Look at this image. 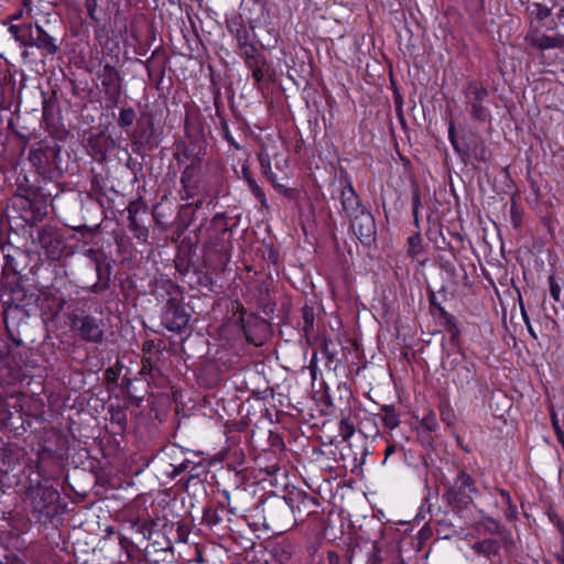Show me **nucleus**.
Here are the masks:
<instances>
[{"mask_svg":"<svg viewBox=\"0 0 564 564\" xmlns=\"http://www.w3.org/2000/svg\"><path fill=\"white\" fill-rule=\"evenodd\" d=\"M505 514H506V518L509 519V520L514 519L517 517V507H516V505L509 506L508 510L505 512Z\"/></svg>","mask_w":564,"mask_h":564,"instance_id":"nucleus-57","label":"nucleus"},{"mask_svg":"<svg viewBox=\"0 0 564 564\" xmlns=\"http://www.w3.org/2000/svg\"><path fill=\"white\" fill-rule=\"evenodd\" d=\"M2 431L14 432L15 435H22L26 431L18 405L10 406L8 403L0 402V432Z\"/></svg>","mask_w":564,"mask_h":564,"instance_id":"nucleus-18","label":"nucleus"},{"mask_svg":"<svg viewBox=\"0 0 564 564\" xmlns=\"http://www.w3.org/2000/svg\"><path fill=\"white\" fill-rule=\"evenodd\" d=\"M408 245H409V253L411 256L419 254L422 251V237H421V235L417 232V234L412 235L411 237H409Z\"/></svg>","mask_w":564,"mask_h":564,"instance_id":"nucleus-39","label":"nucleus"},{"mask_svg":"<svg viewBox=\"0 0 564 564\" xmlns=\"http://www.w3.org/2000/svg\"><path fill=\"white\" fill-rule=\"evenodd\" d=\"M340 184L343 186L340 189V203L346 216L351 218L367 210L366 207L361 204L360 197L356 193L349 178H340Z\"/></svg>","mask_w":564,"mask_h":564,"instance_id":"nucleus-19","label":"nucleus"},{"mask_svg":"<svg viewBox=\"0 0 564 564\" xmlns=\"http://www.w3.org/2000/svg\"><path fill=\"white\" fill-rule=\"evenodd\" d=\"M448 138L451 141V144L453 145L456 153L462 158H468L470 154V145L469 144H460L456 138V130L453 122L449 123L448 127Z\"/></svg>","mask_w":564,"mask_h":564,"instance_id":"nucleus-32","label":"nucleus"},{"mask_svg":"<svg viewBox=\"0 0 564 564\" xmlns=\"http://www.w3.org/2000/svg\"><path fill=\"white\" fill-rule=\"evenodd\" d=\"M366 564H382V558L379 555V549L373 545L372 553L368 556Z\"/></svg>","mask_w":564,"mask_h":564,"instance_id":"nucleus-51","label":"nucleus"},{"mask_svg":"<svg viewBox=\"0 0 564 564\" xmlns=\"http://www.w3.org/2000/svg\"><path fill=\"white\" fill-rule=\"evenodd\" d=\"M497 491L499 492V495L501 496L503 502L509 507V506H513V501L511 499V496L508 491H506L505 489H501V488H497Z\"/></svg>","mask_w":564,"mask_h":564,"instance_id":"nucleus-55","label":"nucleus"},{"mask_svg":"<svg viewBox=\"0 0 564 564\" xmlns=\"http://www.w3.org/2000/svg\"><path fill=\"white\" fill-rule=\"evenodd\" d=\"M150 368H151L150 359H148V358H147V359H143V361H142V370H141V372H142V373H145V372H148V371L150 370Z\"/></svg>","mask_w":564,"mask_h":564,"instance_id":"nucleus-63","label":"nucleus"},{"mask_svg":"<svg viewBox=\"0 0 564 564\" xmlns=\"http://www.w3.org/2000/svg\"><path fill=\"white\" fill-rule=\"evenodd\" d=\"M465 105L471 119L479 122H490L491 115L486 106L489 99L488 89L477 80H468L463 89Z\"/></svg>","mask_w":564,"mask_h":564,"instance_id":"nucleus-9","label":"nucleus"},{"mask_svg":"<svg viewBox=\"0 0 564 564\" xmlns=\"http://www.w3.org/2000/svg\"><path fill=\"white\" fill-rule=\"evenodd\" d=\"M241 172H242L243 178L247 181L248 184H249L250 180H254L251 176V172H250V170H249V167L247 165L242 166Z\"/></svg>","mask_w":564,"mask_h":564,"instance_id":"nucleus-59","label":"nucleus"},{"mask_svg":"<svg viewBox=\"0 0 564 564\" xmlns=\"http://www.w3.org/2000/svg\"><path fill=\"white\" fill-rule=\"evenodd\" d=\"M382 411L384 412L382 419V422L386 427L393 430L397 427L400 423L399 416L395 413V409L393 405H383Z\"/></svg>","mask_w":564,"mask_h":564,"instance_id":"nucleus-34","label":"nucleus"},{"mask_svg":"<svg viewBox=\"0 0 564 564\" xmlns=\"http://www.w3.org/2000/svg\"><path fill=\"white\" fill-rule=\"evenodd\" d=\"M457 380L462 387H464V383L469 386L470 383H476L477 378L476 373L473 372L468 367L464 366L457 369Z\"/></svg>","mask_w":564,"mask_h":564,"instance_id":"nucleus-36","label":"nucleus"},{"mask_svg":"<svg viewBox=\"0 0 564 564\" xmlns=\"http://www.w3.org/2000/svg\"><path fill=\"white\" fill-rule=\"evenodd\" d=\"M87 254L89 256V258L94 261L95 263V269H96V272H97V275H98V282H96L93 286H91V292L94 293H99V292H102L105 290H107L109 288V265H107L106 270H107V276L105 278L104 276V269L99 262V259H98V253L95 249H88L87 250Z\"/></svg>","mask_w":564,"mask_h":564,"instance_id":"nucleus-27","label":"nucleus"},{"mask_svg":"<svg viewBox=\"0 0 564 564\" xmlns=\"http://www.w3.org/2000/svg\"><path fill=\"white\" fill-rule=\"evenodd\" d=\"M260 166L262 170V173L265 175V177L273 184L274 187H276L281 193H283L285 196H289L290 189L284 187L283 185H278L274 182L275 175L272 173L271 170V163L268 156L260 155L259 156Z\"/></svg>","mask_w":564,"mask_h":564,"instance_id":"nucleus-33","label":"nucleus"},{"mask_svg":"<svg viewBox=\"0 0 564 564\" xmlns=\"http://www.w3.org/2000/svg\"><path fill=\"white\" fill-rule=\"evenodd\" d=\"M36 240L47 259L57 261L62 258L65 249V238L61 229L50 225L40 227L36 231Z\"/></svg>","mask_w":564,"mask_h":564,"instance_id":"nucleus-13","label":"nucleus"},{"mask_svg":"<svg viewBox=\"0 0 564 564\" xmlns=\"http://www.w3.org/2000/svg\"><path fill=\"white\" fill-rule=\"evenodd\" d=\"M263 527L280 534L293 528L294 514L290 510V506L285 496L268 499L262 503Z\"/></svg>","mask_w":564,"mask_h":564,"instance_id":"nucleus-8","label":"nucleus"},{"mask_svg":"<svg viewBox=\"0 0 564 564\" xmlns=\"http://www.w3.org/2000/svg\"><path fill=\"white\" fill-rule=\"evenodd\" d=\"M285 498L294 514V524L304 522L310 516L318 513V500L305 491L294 488L288 491Z\"/></svg>","mask_w":564,"mask_h":564,"instance_id":"nucleus-11","label":"nucleus"},{"mask_svg":"<svg viewBox=\"0 0 564 564\" xmlns=\"http://www.w3.org/2000/svg\"><path fill=\"white\" fill-rule=\"evenodd\" d=\"M29 358L26 347L10 345L0 337V384L14 386L25 378L24 367Z\"/></svg>","mask_w":564,"mask_h":564,"instance_id":"nucleus-4","label":"nucleus"},{"mask_svg":"<svg viewBox=\"0 0 564 564\" xmlns=\"http://www.w3.org/2000/svg\"><path fill=\"white\" fill-rule=\"evenodd\" d=\"M350 219V228L364 246H371L376 241V223L369 210H365Z\"/></svg>","mask_w":564,"mask_h":564,"instance_id":"nucleus-16","label":"nucleus"},{"mask_svg":"<svg viewBox=\"0 0 564 564\" xmlns=\"http://www.w3.org/2000/svg\"><path fill=\"white\" fill-rule=\"evenodd\" d=\"M330 346H333V343L330 340H324L322 352L327 358L328 362H333L336 360L337 351L333 349Z\"/></svg>","mask_w":564,"mask_h":564,"instance_id":"nucleus-45","label":"nucleus"},{"mask_svg":"<svg viewBox=\"0 0 564 564\" xmlns=\"http://www.w3.org/2000/svg\"><path fill=\"white\" fill-rule=\"evenodd\" d=\"M31 212L34 221H42L47 215V206L45 204L32 205Z\"/></svg>","mask_w":564,"mask_h":564,"instance_id":"nucleus-42","label":"nucleus"},{"mask_svg":"<svg viewBox=\"0 0 564 564\" xmlns=\"http://www.w3.org/2000/svg\"><path fill=\"white\" fill-rule=\"evenodd\" d=\"M249 188L252 192V194L256 196V198L261 203L263 207H267V198L262 191V188L258 185L256 180L249 181Z\"/></svg>","mask_w":564,"mask_h":564,"instance_id":"nucleus-41","label":"nucleus"},{"mask_svg":"<svg viewBox=\"0 0 564 564\" xmlns=\"http://www.w3.org/2000/svg\"><path fill=\"white\" fill-rule=\"evenodd\" d=\"M531 14L534 15L536 20L543 21L551 15V8L535 2L531 6Z\"/></svg>","mask_w":564,"mask_h":564,"instance_id":"nucleus-38","label":"nucleus"},{"mask_svg":"<svg viewBox=\"0 0 564 564\" xmlns=\"http://www.w3.org/2000/svg\"><path fill=\"white\" fill-rule=\"evenodd\" d=\"M169 64V56L164 48H155L150 58L145 62L147 72L150 78L156 80V88L162 83Z\"/></svg>","mask_w":564,"mask_h":564,"instance_id":"nucleus-23","label":"nucleus"},{"mask_svg":"<svg viewBox=\"0 0 564 564\" xmlns=\"http://www.w3.org/2000/svg\"><path fill=\"white\" fill-rule=\"evenodd\" d=\"M86 11L91 20L98 22L99 19L96 17L97 0H85Z\"/></svg>","mask_w":564,"mask_h":564,"instance_id":"nucleus-50","label":"nucleus"},{"mask_svg":"<svg viewBox=\"0 0 564 564\" xmlns=\"http://www.w3.org/2000/svg\"><path fill=\"white\" fill-rule=\"evenodd\" d=\"M70 327L86 343L101 344L105 339L104 324L91 315H76L69 317Z\"/></svg>","mask_w":564,"mask_h":564,"instance_id":"nucleus-12","label":"nucleus"},{"mask_svg":"<svg viewBox=\"0 0 564 564\" xmlns=\"http://www.w3.org/2000/svg\"><path fill=\"white\" fill-rule=\"evenodd\" d=\"M302 316V329L304 334L308 337L314 333V323H315V308L312 304L305 303L301 308Z\"/></svg>","mask_w":564,"mask_h":564,"instance_id":"nucleus-31","label":"nucleus"},{"mask_svg":"<svg viewBox=\"0 0 564 564\" xmlns=\"http://www.w3.org/2000/svg\"><path fill=\"white\" fill-rule=\"evenodd\" d=\"M135 120V112L132 108H123L119 112L118 117V126L120 128H129L133 124V121Z\"/></svg>","mask_w":564,"mask_h":564,"instance_id":"nucleus-35","label":"nucleus"},{"mask_svg":"<svg viewBox=\"0 0 564 564\" xmlns=\"http://www.w3.org/2000/svg\"><path fill=\"white\" fill-rule=\"evenodd\" d=\"M0 250L4 257V260L7 259V254H12V250H21L19 247H14L9 242H2L0 240Z\"/></svg>","mask_w":564,"mask_h":564,"instance_id":"nucleus-52","label":"nucleus"},{"mask_svg":"<svg viewBox=\"0 0 564 564\" xmlns=\"http://www.w3.org/2000/svg\"><path fill=\"white\" fill-rule=\"evenodd\" d=\"M550 294L555 302L560 301L561 297V285L557 283L555 276L551 274L549 276Z\"/></svg>","mask_w":564,"mask_h":564,"instance_id":"nucleus-43","label":"nucleus"},{"mask_svg":"<svg viewBox=\"0 0 564 564\" xmlns=\"http://www.w3.org/2000/svg\"><path fill=\"white\" fill-rule=\"evenodd\" d=\"M227 29L229 33L236 39L238 47L253 42V28H248L245 24L241 15L235 14L227 19Z\"/></svg>","mask_w":564,"mask_h":564,"instance_id":"nucleus-24","label":"nucleus"},{"mask_svg":"<svg viewBox=\"0 0 564 564\" xmlns=\"http://www.w3.org/2000/svg\"><path fill=\"white\" fill-rule=\"evenodd\" d=\"M238 48L246 66L251 70L254 82L258 84L261 83L268 73V64L264 55L253 42Z\"/></svg>","mask_w":564,"mask_h":564,"instance_id":"nucleus-14","label":"nucleus"},{"mask_svg":"<svg viewBox=\"0 0 564 564\" xmlns=\"http://www.w3.org/2000/svg\"><path fill=\"white\" fill-rule=\"evenodd\" d=\"M204 466L198 463V464H193V466L191 467L188 474H189V478H198L199 475H200V470H204Z\"/></svg>","mask_w":564,"mask_h":564,"instance_id":"nucleus-53","label":"nucleus"},{"mask_svg":"<svg viewBox=\"0 0 564 564\" xmlns=\"http://www.w3.org/2000/svg\"><path fill=\"white\" fill-rule=\"evenodd\" d=\"M355 434V425L349 419H343L339 422V435L344 442H347Z\"/></svg>","mask_w":564,"mask_h":564,"instance_id":"nucleus-37","label":"nucleus"},{"mask_svg":"<svg viewBox=\"0 0 564 564\" xmlns=\"http://www.w3.org/2000/svg\"><path fill=\"white\" fill-rule=\"evenodd\" d=\"M437 426L438 424L435 415L433 413H429L422 419L420 426L417 429H421L422 431L426 432H433L437 429Z\"/></svg>","mask_w":564,"mask_h":564,"instance_id":"nucleus-40","label":"nucleus"},{"mask_svg":"<svg viewBox=\"0 0 564 564\" xmlns=\"http://www.w3.org/2000/svg\"><path fill=\"white\" fill-rule=\"evenodd\" d=\"M25 258L23 250H12V254H7L3 270L8 273L21 274L25 268Z\"/></svg>","mask_w":564,"mask_h":564,"instance_id":"nucleus-29","label":"nucleus"},{"mask_svg":"<svg viewBox=\"0 0 564 564\" xmlns=\"http://www.w3.org/2000/svg\"><path fill=\"white\" fill-rule=\"evenodd\" d=\"M120 364L117 362V367H110L105 371V380L107 383H116L120 376Z\"/></svg>","mask_w":564,"mask_h":564,"instance_id":"nucleus-44","label":"nucleus"},{"mask_svg":"<svg viewBox=\"0 0 564 564\" xmlns=\"http://www.w3.org/2000/svg\"><path fill=\"white\" fill-rule=\"evenodd\" d=\"M229 218L224 213L216 214L206 228V241L203 247L204 262L213 269H224L230 260L232 249Z\"/></svg>","mask_w":564,"mask_h":564,"instance_id":"nucleus-1","label":"nucleus"},{"mask_svg":"<svg viewBox=\"0 0 564 564\" xmlns=\"http://www.w3.org/2000/svg\"><path fill=\"white\" fill-rule=\"evenodd\" d=\"M471 549L475 553L486 557L497 556L499 555L500 549H502L501 539H484L475 542Z\"/></svg>","mask_w":564,"mask_h":564,"instance_id":"nucleus-28","label":"nucleus"},{"mask_svg":"<svg viewBox=\"0 0 564 564\" xmlns=\"http://www.w3.org/2000/svg\"><path fill=\"white\" fill-rule=\"evenodd\" d=\"M48 23L50 21L46 20L45 25L40 24L39 21H35L34 25L31 23L11 24L9 32L22 45L35 46L47 55H55L59 51V46L56 44V39Z\"/></svg>","mask_w":564,"mask_h":564,"instance_id":"nucleus-3","label":"nucleus"},{"mask_svg":"<svg viewBox=\"0 0 564 564\" xmlns=\"http://www.w3.org/2000/svg\"><path fill=\"white\" fill-rule=\"evenodd\" d=\"M163 289L166 299L161 312V323L170 332L182 333L191 319V313L184 304L183 292L171 281H165Z\"/></svg>","mask_w":564,"mask_h":564,"instance_id":"nucleus-2","label":"nucleus"},{"mask_svg":"<svg viewBox=\"0 0 564 564\" xmlns=\"http://www.w3.org/2000/svg\"><path fill=\"white\" fill-rule=\"evenodd\" d=\"M3 322L11 341L18 347H25L28 341H35L34 326L24 307L20 305H9L4 310Z\"/></svg>","mask_w":564,"mask_h":564,"instance_id":"nucleus-7","label":"nucleus"},{"mask_svg":"<svg viewBox=\"0 0 564 564\" xmlns=\"http://www.w3.org/2000/svg\"><path fill=\"white\" fill-rule=\"evenodd\" d=\"M26 497L32 507V514L37 522L45 523L61 513L59 492L47 482L30 486L26 490Z\"/></svg>","mask_w":564,"mask_h":564,"instance_id":"nucleus-5","label":"nucleus"},{"mask_svg":"<svg viewBox=\"0 0 564 564\" xmlns=\"http://www.w3.org/2000/svg\"><path fill=\"white\" fill-rule=\"evenodd\" d=\"M61 147L55 142L41 141L29 152V161L37 173L45 175L52 166H57Z\"/></svg>","mask_w":564,"mask_h":564,"instance_id":"nucleus-10","label":"nucleus"},{"mask_svg":"<svg viewBox=\"0 0 564 564\" xmlns=\"http://www.w3.org/2000/svg\"><path fill=\"white\" fill-rule=\"evenodd\" d=\"M417 438L420 443L425 447H433L434 438L431 435V432L422 431L417 429Z\"/></svg>","mask_w":564,"mask_h":564,"instance_id":"nucleus-48","label":"nucleus"},{"mask_svg":"<svg viewBox=\"0 0 564 564\" xmlns=\"http://www.w3.org/2000/svg\"><path fill=\"white\" fill-rule=\"evenodd\" d=\"M185 470H181V464L178 465H173V470L171 473V476L172 477H176L178 475H181L182 473H184Z\"/></svg>","mask_w":564,"mask_h":564,"instance_id":"nucleus-64","label":"nucleus"},{"mask_svg":"<svg viewBox=\"0 0 564 564\" xmlns=\"http://www.w3.org/2000/svg\"><path fill=\"white\" fill-rule=\"evenodd\" d=\"M525 41L533 47H536L538 50L541 51L564 47L563 36L545 35L540 34L538 32L528 33L525 36Z\"/></svg>","mask_w":564,"mask_h":564,"instance_id":"nucleus-25","label":"nucleus"},{"mask_svg":"<svg viewBox=\"0 0 564 564\" xmlns=\"http://www.w3.org/2000/svg\"><path fill=\"white\" fill-rule=\"evenodd\" d=\"M477 494L473 477L460 469L453 482L445 487L442 498L455 513H462L474 505V495Z\"/></svg>","mask_w":564,"mask_h":564,"instance_id":"nucleus-6","label":"nucleus"},{"mask_svg":"<svg viewBox=\"0 0 564 564\" xmlns=\"http://www.w3.org/2000/svg\"><path fill=\"white\" fill-rule=\"evenodd\" d=\"M421 206V196L417 191L414 192L413 198H412V214L414 217V223L417 224L419 221V208Z\"/></svg>","mask_w":564,"mask_h":564,"instance_id":"nucleus-49","label":"nucleus"},{"mask_svg":"<svg viewBox=\"0 0 564 564\" xmlns=\"http://www.w3.org/2000/svg\"><path fill=\"white\" fill-rule=\"evenodd\" d=\"M194 463H192L189 459H184L182 463H181V470H185V471H189L191 467L193 466Z\"/></svg>","mask_w":564,"mask_h":564,"instance_id":"nucleus-62","label":"nucleus"},{"mask_svg":"<svg viewBox=\"0 0 564 564\" xmlns=\"http://www.w3.org/2000/svg\"><path fill=\"white\" fill-rule=\"evenodd\" d=\"M98 78L101 82V87L107 100L112 105H117L122 94L121 76L119 70L110 64H105L98 73Z\"/></svg>","mask_w":564,"mask_h":564,"instance_id":"nucleus-15","label":"nucleus"},{"mask_svg":"<svg viewBox=\"0 0 564 564\" xmlns=\"http://www.w3.org/2000/svg\"><path fill=\"white\" fill-rule=\"evenodd\" d=\"M66 299L57 291L47 292L41 302V314L45 323L53 322L65 308Z\"/></svg>","mask_w":564,"mask_h":564,"instance_id":"nucleus-22","label":"nucleus"},{"mask_svg":"<svg viewBox=\"0 0 564 564\" xmlns=\"http://www.w3.org/2000/svg\"><path fill=\"white\" fill-rule=\"evenodd\" d=\"M197 165L192 163L187 165L181 175L182 199H189L197 193Z\"/></svg>","mask_w":564,"mask_h":564,"instance_id":"nucleus-26","label":"nucleus"},{"mask_svg":"<svg viewBox=\"0 0 564 564\" xmlns=\"http://www.w3.org/2000/svg\"><path fill=\"white\" fill-rule=\"evenodd\" d=\"M156 135L158 133L153 113L150 111H143L137 121L134 143L147 147L149 150H151L158 143Z\"/></svg>","mask_w":564,"mask_h":564,"instance_id":"nucleus-17","label":"nucleus"},{"mask_svg":"<svg viewBox=\"0 0 564 564\" xmlns=\"http://www.w3.org/2000/svg\"><path fill=\"white\" fill-rule=\"evenodd\" d=\"M397 449L395 445H389L384 451V460H387Z\"/></svg>","mask_w":564,"mask_h":564,"instance_id":"nucleus-61","label":"nucleus"},{"mask_svg":"<svg viewBox=\"0 0 564 564\" xmlns=\"http://www.w3.org/2000/svg\"><path fill=\"white\" fill-rule=\"evenodd\" d=\"M511 221L516 228H519L522 223V212L519 209L514 200H512L511 204Z\"/></svg>","mask_w":564,"mask_h":564,"instance_id":"nucleus-47","label":"nucleus"},{"mask_svg":"<svg viewBox=\"0 0 564 564\" xmlns=\"http://www.w3.org/2000/svg\"><path fill=\"white\" fill-rule=\"evenodd\" d=\"M147 206L137 200L131 202L127 207L129 229L133 232L134 238L140 241H147L149 237V229L143 225L141 218V215L147 216Z\"/></svg>","mask_w":564,"mask_h":564,"instance_id":"nucleus-20","label":"nucleus"},{"mask_svg":"<svg viewBox=\"0 0 564 564\" xmlns=\"http://www.w3.org/2000/svg\"><path fill=\"white\" fill-rule=\"evenodd\" d=\"M23 8L26 10L28 15L33 17V0H22Z\"/></svg>","mask_w":564,"mask_h":564,"instance_id":"nucleus-58","label":"nucleus"},{"mask_svg":"<svg viewBox=\"0 0 564 564\" xmlns=\"http://www.w3.org/2000/svg\"><path fill=\"white\" fill-rule=\"evenodd\" d=\"M111 419H112V421H116L117 423H124L126 414L122 410L118 409L117 411H112Z\"/></svg>","mask_w":564,"mask_h":564,"instance_id":"nucleus-54","label":"nucleus"},{"mask_svg":"<svg viewBox=\"0 0 564 564\" xmlns=\"http://www.w3.org/2000/svg\"><path fill=\"white\" fill-rule=\"evenodd\" d=\"M151 525H152V522H149V521H145L141 524L140 531L143 533L144 536L147 535V533H149V534L151 533L150 532Z\"/></svg>","mask_w":564,"mask_h":564,"instance_id":"nucleus-60","label":"nucleus"},{"mask_svg":"<svg viewBox=\"0 0 564 564\" xmlns=\"http://www.w3.org/2000/svg\"><path fill=\"white\" fill-rule=\"evenodd\" d=\"M478 525L484 531V533L497 535L498 539H501L502 549L507 554L511 553L514 550L516 542L512 538L510 530L501 525L496 519L491 517H484L479 521Z\"/></svg>","mask_w":564,"mask_h":564,"instance_id":"nucleus-21","label":"nucleus"},{"mask_svg":"<svg viewBox=\"0 0 564 564\" xmlns=\"http://www.w3.org/2000/svg\"><path fill=\"white\" fill-rule=\"evenodd\" d=\"M327 561L328 564H341L340 556L334 551L327 552Z\"/></svg>","mask_w":564,"mask_h":564,"instance_id":"nucleus-56","label":"nucleus"},{"mask_svg":"<svg viewBox=\"0 0 564 564\" xmlns=\"http://www.w3.org/2000/svg\"><path fill=\"white\" fill-rule=\"evenodd\" d=\"M437 311L440 313V317L444 321L446 332L451 335V340L455 341L460 334L455 316L445 311L442 305H437Z\"/></svg>","mask_w":564,"mask_h":564,"instance_id":"nucleus-30","label":"nucleus"},{"mask_svg":"<svg viewBox=\"0 0 564 564\" xmlns=\"http://www.w3.org/2000/svg\"><path fill=\"white\" fill-rule=\"evenodd\" d=\"M203 519L204 521L208 524V525H216L220 522L221 518L218 516V513L213 510V509H206L204 511V516H203Z\"/></svg>","mask_w":564,"mask_h":564,"instance_id":"nucleus-46","label":"nucleus"}]
</instances>
